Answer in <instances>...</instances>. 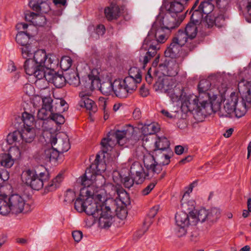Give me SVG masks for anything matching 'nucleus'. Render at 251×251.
I'll return each mask as SVG.
<instances>
[{
    "instance_id": "nucleus-40",
    "label": "nucleus",
    "mask_w": 251,
    "mask_h": 251,
    "mask_svg": "<svg viewBox=\"0 0 251 251\" xmlns=\"http://www.w3.org/2000/svg\"><path fill=\"white\" fill-rule=\"evenodd\" d=\"M58 63V59L54 55L50 54L48 56H47L45 66L47 68V70L54 71L55 68L57 67Z\"/></svg>"
},
{
    "instance_id": "nucleus-15",
    "label": "nucleus",
    "mask_w": 251,
    "mask_h": 251,
    "mask_svg": "<svg viewBox=\"0 0 251 251\" xmlns=\"http://www.w3.org/2000/svg\"><path fill=\"white\" fill-rule=\"evenodd\" d=\"M211 85V82L209 80L206 79L201 80L198 85V96L200 100L203 99L205 100L207 102H211L213 106L216 97L214 95H212V97L211 96L210 93Z\"/></svg>"
},
{
    "instance_id": "nucleus-35",
    "label": "nucleus",
    "mask_w": 251,
    "mask_h": 251,
    "mask_svg": "<svg viewBox=\"0 0 251 251\" xmlns=\"http://www.w3.org/2000/svg\"><path fill=\"white\" fill-rule=\"evenodd\" d=\"M176 225L178 226H189L190 225L189 217L183 211L176 213L175 216Z\"/></svg>"
},
{
    "instance_id": "nucleus-9",
    "label": "nucleus",
    "mask_w": 251,
    "mask_h": 251,
    "mask_svg": "<svg viewBox=\"0 0 251 251\" xmlns=\"http://www.w3.org/2000/svg\"><path fill=\"white\" fill-rule=\"evenodd\" d=\"M100 155L97 154L94 163L90 167L87 168L85 173L81 177V184L84 187H89L92 184L93 178L97 175L100 174L106 170V165L102 160H100Z\"/></svg>"
},
{
    "instance_id": "nucleus-38",
    "label": "nucleus",
    "mask_w": 251,
    "mask_h": 251,
    "mask_svg": "<svg viewBox=\"0 0 251 251\" xmlns=\"http://www.w3.org/2000/svg\"><path fill=\"white\" fill-rule=\"evenodd\" d=\"M214 3L210 1L204 0L201 2L198 8L203 15H208L211 14V12L214 8Z\"/></svg>"
},
{
    "instance_id": "nucleus-49",
    "label": "nucleus",
    "mask_w": 251,
    "mask_h": 251,
    "mask_svg": "<svg viewBox=\"0 0 251 251\" xmlns=\"http://www.w3.org/2000/svg\"><path fill=\"white\" fill-rule=\"evenodd\" d=\"M215 25L218 27H221L224 25L226 19L228 18V15L226 12H220V13L215 16Z\"/></svg>"
},
{
    "instance_id": "nucleus-43",
    "label": "nucleus",
    "mask_w": 251,
    "mask_h": 251,
    "mask_svg": "<svg viewBox=\"0 0 251 251\" xmlns=\"http://www.w3.org/2000/svg\"><path fill=\"white\" fill-rule=\"evenodd\" d=\"M113 82L106 81L100 84V90L104 95H110L112 93H114Z\"/></svg>"
},
{
    "instance_id": "nucleus-29",
    "label": "nucleus",
    "mask_w": 251,
    "mask_h": 251,
    "mask_svg": "<svg viewBox=\"0 0 251 251\" xmlns=\"http://www.w3.org/2000/svg\"><path fill=\"white\" fill-rule=\"evenodd\" d=\"M65 78L66 82L75 87L79 86L81 83L78 74L74 70H70L66 72Z\"/></svg>"
},
{
    "instance_id": "nucleus-57",
    "label": "nucleus",
    "mask_w": 251,
    "mask_h": 251,
    "mask_svg": "<svg viewBox=\"0 0 251 251\" xmlns=\"http://www.w3.org/2000/svg\"><path fill=\"white\" fill-rule=\"evenodd\" d=\"M154 37L156 39L154 40V42L163 43H164L167 39V36L164 33H160V31L158 30L154 35Z\"/></svg>"
},
{
    "instance_id": "nucleus-13",
    "label": "nucleus",
    "mask_w": 251,
    "mask_h": 251,
    "mask_svg": "<svg viewBox=\"0 0 251 251\" xmlns=\"http://www.w3.org/2000/svg\"><path fill=\"white\" fill-rule=\"evenodd\" d=\"M126 135V130H117L111 135H108L107 137L103 138L100 143L102 152L107 153L109 151H111L116 144L123 146L125 143V138Z\"/></svg>"
},
{
    "instance_id": "nucleus-50",
    "label": "nucleus",
    "mask_w": 251,
    "mask_h": 251,
    "mask_svg": "<svg viewBox=\"0 0 251 251\" xmlns=\"http://www.w3.org/2000/svg\"><path fill=\"white\" fill-rule=\"evenodd\" d=\"M19 146H15L11 147L8 151L7 153L11 158L13 159V160L18 159L21 157V151L19 149Z\"/></svg>"
},
{
    "instance_id": "nucleus-30",
    "label": "nucleus",
    "mask_w": 251,
    "mask_h": 251,
    "mask_svg": "<svg viewBox=\"0 0 251 251\" xmlns=\"http://www.w3.org/2000/svg\"><path fill=\"white\" fill-rule=\"evenodd\" d=\"M51 73V71L47 70L45 65H35L32 75L38 79L45 78L47 81V75Z\"/></svg>"
},
{
    "instance_id": "nucleus-64",
    "label": "nucleus",
    "mask_w": 251,
    "mask_h": 251,
    "mask_svg": "<svg viewBox=\"0 0 251 251\" xmlns=\"http://www.w3.org/2000/svg\"><path fill=\"white\" fill-rule=\"evenodd\" d=\"M140 95L143 97H146L148 96L149 94V88L146 87L145 84L142 85V86L140 88Z\"/></svg>"
},
{
    "instance_id": "nucleus-52",
    "label": "nucleus",
    "mask_w": 251,
    "mask_h": 251,
    "mask_svg": "<svg viewBox=\"0 0 251 251\" xmlns=\"http://www.w3.org/2000/svg\"><path fill=\"white\" fill-rule=\"evenodd\" d=\"M202 23L208 28L212 27L215 25V16L212 14L206 15L205 18L203 19Z\"/></svg>"
},
{
    "instance_id": "nucleus-2",
    "label": "nucleus",
    "mask_w": 251,
    "mask_h": 251,
    "mask_svg": "<svg viewBox=\"0 0 251 251\" xmlns=\"http://www.w3.org/2000/svg\"><path fill=\"white\" fill-rule=\"evenodd\" d=\"M88 196L85 200V208L84 211L88 215H91L99 221L100 227L106 228L111 225L112 212L109 206L101 202L102 196L100 194L94 195L91 190H86Z\"/></svg>"
},
{
    "instance_id": "nucleus-54",
    "label": "nucleus",
    "mask_w": 251,
    "mask_h": 251,
    "mask_svg": "<svg viewBox=\"0 0 251 251\" xmlns=\"http://www.w3.org/2000/svg\"><path fill=\"white\" fill-rule=\"evenodd\" d=\"M64 197V201L71 203L75 199V193L74 190L69 189L66 191Z\"/></svg>"
},
{
    "instance_id": "nucleus-1",
    "label": "nucleus",
    "mask_w": 251,
    "mask_h": 251,
    "mask_svg": "<svg viewBox=\"0 0 251 251\" xmlns=\"http://www.w3.org/2000/svg\"><path fill=\"white\" fill-rule=\"evenodd\" d=\"M14 124L18 130L8 134L7 142L9 145L15 144L25 151L30 148L31 143V114L23 112L21 117H15Z\"/></svg>"
},
{
    "instance_id": "nucleus-18",
    "label": "nucleus",
    "mask_w": 251,
    "mask_h": 251,
    "mask_svg": "<svg viewBox=\"0 0 251 251\" xmlns=\"http://www.w3.org/2000/svg\"><path fill=\"white\" fill-rule=\"evenodd\" d=\"M238 88L244 104L247 106L251 105V81L243 80L238 83Z\"/></svg>"
},
{
    "instance_id": "nucleus-62",
    "label": "nucleus",
    "mask_w": 251,
    "mask_h": 251,
    "mask_svg": "<svg viewBox=\"0 0 251 251\" xmlns=\"http://www.w3.org/2000/svg\"><path fill=\"white\" fill-rule=\"evenodd\" d=\"M42 97L39 96H34L32 97V105L34 107H38L41 103L42 104Z\"/></svg>"
},
{
    "instance_id": "nucleus-37",
    "label": "nucleus",
    "mask_w": 251,
    "mask_h": 251,
    "mask_svg": "<svg viewBox=\"0 0 251 251\" xmlns=\"http://www.w3.org/2000/svg\"><path fill=\"white\" fill-rule=\"evenodd\" d=\"M221 216V212L219 209L212 208L207 210V222L213 224L217 221Z\"/></svg>"
},
{
    "instance_id": "nucleus-27",
    "label": "nucleus",
    "mask_w": 251,
    "mask_h": 251,
    "mask_svg": "<svg viewBox=\"0 0 251 251\" xmlns=\"http://www.w3.org/2000/svg\"><path fill=\"white\" fill-rule=\"evenodd\" d=\"M182 46L172 39V42L169 47L164 51L165 57L172 58H176Z\"/></svg>"
},
{
    "instance_id": "nucleus-36",
    "label": "nucleus",
    "mask_w": 251,
    "mask_h": 251,
    "mask_svg": "<svg viewBox=\"0 0 251 251\" xmlns=\"http://www.w3.org/2000/svg\"><path fill=\"white\" fill-rule=\"evenodd\" d=\"M197 25H198L189 22L186 25L185 28H183L184 31H185L189 39L192 40L196 37L198 33Z\"/></svg>"
},
{
    "instance_id": "nucleus-58",
    "label": "nucleus",
    "mask_w": 251,
    "mask_h": 251,
    "mask_svg": "<svg viewBox=\"0 0 251 251\" xmlns=\"http://www.w3.org/2000/svg\"><path fill=\"white\" fill-rule=\"evenodd\" d=\"M245 1H247L246 19L248 22L251 23V0H245Z\"/></svg>"
},
{
    "instance_id": "nucleus-26",
    "label": "nucleus",
    "mask_w": 251,
    "mask_h": 251,
    "mask_svg": "<svg viewBox=\"0 0 251 251\" xmlns=\"http://www.w3.org/2000/svg\"><path fill=\"white\" fill-rule=\"evenodd\" d=\"M183 9V4L180 1L176 0L170 2L166 6L168 13L176 17L181 15L180 13L182 12Z\"/></svg>"
},
{
    "instance_id": "nucleus-28",
    "label": "nucleus",
    "mask_w": 251,
    "mask_h": 251,
    "mask_svg": "<svg viewBox=\"0 0 251 251\" xmlns=\"http://www.w3.org/2000/svg\"><path fill=\"white\" fill-rule=\"evenodd\" d=\"M91 187H84L80 189V194L78 198H77L75 202V208L79 212H84L85 208V200L88 197L83 196L82 194L85 193L86 190H90Z\"/></svg>"
},
{
    "instance_id": "nucleus-53",
    "label": "nucleus",
    "mask_w": 251,
    "mask_h": 251,
    "mask_svg": "<svg viewBox=\"0 0 251 251\" xmlns=\"http://www.w3.org/2000/svg\"><path fill=\"white\" fill-rule=\"evenodd\" d=\"M58 146H60L61 151L66 152L70 148L69 139L66 137L64 140L59 139L58 141Z\"/></svg>"
},
{
    "instance_id": "nucleus-59",
    "label": "nucleus",
    "mask_w": 251,
    "mask_h": 251,
    "mask_svg": "<svg viewBox=\"0 0 251 251\" xmlns=\"http://www.w3.org/2000/svg\"><path fill=\"white\" fill-rule=\"evenodd\" d=\"M9 178L8 172L4 169H0V185Z\"/></svg>"
},
{
    "instance_id": "nucleus-48",
    "label": "nucleus",
    "mask_w": 251,
    "mask_h": 251,
    "mask_svg": "<svg viewBox=\"0 0 251 251\" xmlns=\"http://www.w3.org/2000/svg\"><path fill=\"white\" fill-rule=\"evenodd\" d=\"M62 112H54L48 115L47 120L50 119L54 121L57 125L63 124L65 122L64 117L61 115Z\"/></svg>"
},
{
    "instance_id": "nucleus-16",
    "label": "nucleus",
    "mask_w": 251,
    "mask_h": 251,
    "mask_svg": "<svg viewBox=\"0 0 251 251\" xmlns=\"http://www.w3.org/2000/svg\"><path fill=\"white\" fill-rule=\"evenodd\" d=\"M129 172L131 176H134L135 182L137 184L142 183L145 179L154 178V177H150L147 176L148 171L146 168L144 170L138 162H135L131 165Z\"/></svg>"
},
{
    "instance_id": "nucleus-42",
    "label": "nucleus",
    "mask_w": 251,
    "mask_h": 251,
    "mask_svg": "<svg viewBox=\"0 0 251 251\" xmlns=\"http://www.w3.org/2000/svg\"><path fill=\"white\" fill-rule=\"evenodd\" d=\"M191 13L190 22L199 25L203 21V14L198 7L193 10Z\"/></svg>"
},
{
    "instance_id": "nucleus-55",
    "label": "nucleus",
    "mask_w": 251,
    "mask_h": 251,
    "mask_svg": "<svg viewBox=\"0 0 251 251\" xmlns=\"http://www.w3.org/2000/svg\"><path fill=\"white\" fill-rule=\"evenodd\" d=\"M189 226H178L176 225V227L175 229L176 234L178 237H181L184 236L186 233L187 230V227Z\"/></svg>"
},
{
    "instance_id": "nucleus-41",
    "label": "nucleus",
    "mask_w": 251,
    "mask_h": 251,
    "mask_svg": "<svg viewBox=\"0 0 251 251\" xmlns=\"http://www.w3.org/2000/svg\"><path fill=\"white\" fill-rule=\"evenodd\" d=\"M188 39H189V37L185 31H184L183 28H180L173 38L172 40L183 46L187 42Z\"/></svg>"
},
{
    "instance_id": "nucleus-34",
    "label": "nucleus",
    "mask_w": 251,
    "mask_h": 251,
    "mask_svg": "<svg viewBox=\"0 0 251 251\" xmlns=\"http://www.w3.org/2000/svg\"><path fill=\"white\" fill-rule=\"evenodd\" d=\"M47 55L44 50H38L35 51L32 57V61L35 62V65H45Z\"/></svg>"
},
{
    "instance_id": "nucleus-7",
    "label": "nucleus",
    "mask_w": 251,
    "mask_h": 251,
    "mask_svg": "<svg viewBox=\"0 0 251 251\" xmlns=\"http://www.w3.org/2000/svg\"><path fill=\"white\" fill-rule=\"evenodd\" d=\"M42 107L39 109L37 117L41 120H47L48 115L52 112H64L68 110L69 105L66 101L61 98L52 99L50 97L43 98Z\"/></svg>"
},
{
    "instance_id": "nucleus-3",
    "label": "nucleus",
    "mask_w": 251,
    "mask_h": 251,
    "mask_svg": "<svg viewBox=\"0 0 251 251\" xmlns=\"http://www.w3.org/2000/svg\"><path fill=\"white\" fill-rule=\"evenodd\" d=\"M173 63V69L168 68V75L158 77L153 85V88L157 91L161 90L166 93L173 102L178 101L182 95L181 90L176 87V80L172 76L178 74V65Z\"/></svg>"
},
{
    "instance_id": "nucleus-24",
    "label": "nucleus",
    "mask_w": 251,
    "mask_h": 251,
    "mask_svg": "<svg viewBox=\"0 0 251 251\" xmlns=\"http://www.w3.org/2000/svg\"><path fill=\"white\" fill-rule=\"evenodd\" d=\"M32 10L37 12H32V25L36 26H42L46 23V18L41 14V7L40 4H36L32 5Z\"/></svg>"
},
{
    "instance_id": "nucleus-63",
    "label": "nucleus",
    "mask_w": 251,
    "mask_h": 251,
    "mask_svg": "<svg viewBox=\"0 0 251 251\" xmlns=\"http://www.w3.org/2000/svg\"><path fill=\"white\" fill-rule=\"evenodd\" d=\"M96 33L98 35H103L105 32V28L103 25H98L95 29Z\"/></svg>"
},
{
    "instance_id": "nucleus-31",
    "label": "nucleus",
    "mask_w": 251,
    "mask_h": 251,
    "mask_svg": "<svg viewBox=\"0 0 251 251\" xmlns=\"http://www.w3.org/2000/svg\"><path fill=\"white\" fill-rule=\"evenodd\" d=\"M170 141L164 137H157L155 142L154 150H159L162 151L171 150L170 148Z\"/></svg>"
},
{
    "instance_id": "nucleus-23",
    "label": "nucleus",
    "mask_w": 251,
    "mask_h": 251,
    "mask_svg": "<svg viewBox=\"0 0 251 251\" xmlns=\"http://www.w3.org/2000/svg\"><path fill=\"white\" fill-rule=\"evenodd\" d=\"M47 81L58 88H62L65 86L66 83L65 75L62 74H59L55 71H51V73L49 74L47 76Z\"/></svg>"
},
{
    "instance_id": "nucleus-8",
    "label": "nucleus",
    "mask_w": 251,
    "mask_h": 251,
    "mask_svg": "<svg viewBox=\"0 0 251 251\" xmlns=\"http://www.w3.org/2000/svg\"><path fill=\"white\" fill-rule=\"evenodd\" d=\"M2 206H0V214L6 215L10 212L13 214H17L21 213L24 208L25 201L18 194H13L5 199L4 201H1Z\"/></svg>"
},
{
    "instance_id": "nucleus-11",
    "label": "nucleus",
    "mask_w": 251,
    "mask_h": 251,
    "mask_svg": "<svg viewBox=\"0 0 251 251\" xmlns=\"http://www.w3.org/2000/svg\"><path fill=\"white\" fill-rule=\"evenodd\" d=\"M186 12L184 14H181L179 17H176L173 14L164 15L160 13L156 17L154 24L160 26L162 29L164 28L171 30L178 27L185 17Z\"/></svg>"
},
{
    "instance_id": "nucleus-61",
    "label": "nucleus",
    "mask_w": 251,
    "mask_h": 251,
    "mask_svg": "<svg viewBox=\"0 0 251 251\" xmlns=\"http://www.w3.org/2000/svg\"><path fill=\"white\" fill-rule=\"evenodd\" d=\"M72 236L75 242L78 243L81 240L83 234L80 230H75L72 232Z\"/></svg>"
},
{
    "instance_id": "nucleus-51",
    "label": "nucleus",
    "mask_w": 251,
    "mask_h": 251,
    "mask_svg": "<svg viewBox=\"0 0 251 251\" xmlns=\"http://www.w3.org/2000/svg\"><path fill=\"white\" fill-rule=\"evenodd\" d=\"M31 54H30L26 58H23L25 59V60L24 63L23 68L25 73L26 75L28 76L26 77L27 79L29 78V77L31 75V67H30V61H31Z\"/></svg>"
},
{
    "instance_id": "nucleus-44",
    "label": "nucleus",
    "mask_w": 251,
    "mask_h": 251,
    "mask_svg": "<svg viewBox=\"0 0 251 251\" xmlns=\"http://www.w3.org/2000/svg\"><path fill=\"white\" fill-rule=\"evenodd\" d=\"M14 163V161L12 158L9 156L7 153H1L0 154V164L1 166L10 168Z\"/></svg>"
},
{
    "instance_id": "nucleus-12",
    "label": "nucleus",
    "mask_w": 251,
    "mask_h": 251,
    "mask_svg": "<svg viewBox=\"0 0 251 251\" xmlns=\"http://www.w3.org/2000/svg\"><path fill=\"white\" fill-rule=\"evenodd\" d=\"M241 97H242L241 96ZM238 97L235 93L234 92L231 93L229 98L225 101V103L224 104V107L220 108L221 112H225L227 114H230L235 112L236 116L238 117H241L242 116L244 115L247 109L250 108L251 105L250 106L245 105L244 104V101L243 99H242L241 104L243 109L241 110L238 107Z\"/></svg>"
},
{
    "instance_id": "nucleus-39",
    "label": "nucleus",
    "mask_w": 251,
    "mask_h": 251,
    "mask_svg": "<svg viewBox=\"0 0 251 251\" xmlns=\"http://www.w3.org/2000/svg\"><path fill=\"white\" fill-rule=\"evenodd\" d=\"M159 127L155 123L145 124L142 127V131L145 135L153 134L158 131Z\"/></svg>"
},
{
    "instance_id": "nucleus-25",
    "label": "nucleus",
    "mask_w": 251,
    "mask_h": 251,
    "mask_svg": "<svg viewBox=\"0 0 251 251\" xmlns=\"http://www.w3.org/2000/svg\"><path fill=\"white\" fill-rule=\"evenodd\" d=\"M104 13L108 21L117 19L120 15V8L118 5L111 3L104 8Z\"/></svg>"
},
{
    "instance_id": "nucleus-21",
    "label": "nucleus",
    "mask_w": 251,
    "mask_h": 251,
    "mask_svg": "<svg viewBox=\"0 0 251 251\" xmlns=\"http://www.w3.org/2000/svg\"><path fill=\"white\" fill-rule=\"evenodd\" d=\"M23 91L25 93L23 96L22 106L24 111L23 112L31 114V84L28 82L25 83L23 87Z\"/></svg>"
},
{
    "instance_id": "nucleus-47",
    "label": "nucleus",
    "mask_w": 251,
    "mask_h": 251,
    "mask_svg": "<svg viewBox=\"0 0 251 251\" xmlns=\"http://www.w3.org/2000/svg\"><path fill=\"white\" fill-rule=\"evenodd\" d=\"M235 1V0H215L213 2L220 9V12H226L230 3Z\"/></svg>"
},
{
    "instance_id": "nucleus-14",
    "label": "nucleus",
    "mask_w": 251,
    "mask_h": 251,
    "mask_svg": "<svg viewBox=\"0 0 251 251\" xmlns=\"http://www.w3.org/2000/svg\"><path fill=\"white\" fill-rule=\"evenodd\" d=\"M49 179L50 174L47 169L43 165L39 166L34 170L32 175V190H40Z\"/></svg>"
},
{
    "instance_id": "nucleus-17",
    "label": "nucleus",
    "mask_w": 251,
    "mask_h": 251,
    "mask_svg": "<svg viewBox=\"0 0 251 251\" xmlns=\"http://www.w3.org/2000/svg\"><path fill=\"white\" fill-rule=\"evenodd\" d=\"M142 49L145 50H148L146 54L143 57V62L144 67L147 64L149 60L157 53V50L158 49L156 45L154 44V42L151 40L150 33H149L148 36L144 40L142 45Z\"/></svg>"
},
{
    "instance_id": "nucleus-46",
    "label": "nucleus",
    "mask_w": 251,
    "mask_h": 251,
    "mask_svg": "<svg viewBox=\"0 0 251 251\" xmlns=\"http://www.w3.org/2000/svg\"><path fill=\"white\" fill-rule=\"evenodd\" d=\"M159 209V205H155L150 209L148 214V216L145 219L144 222V226H149L152 224V221L151 220V219L155 216L158 211Z\"/></svg>"
},
{
    "instance_id": "nucleus-45",
    "label": "nucleus",
    "mask_w": 251,
    "mask_h": 251,
    "mask_svg": "<svg viewBox=\"0 0 251 251\" xmlns=\"http://www.w3.org/2000/svg\"><path fill=\"white\" fill-rule=\"evenodd\" d=\"M191 217L197 221L203 223L207 221V210L205 208H201L196 214L190 215Z\"/></svg>"
},
{
    "instance_id": "nucleus-32",
    "label": "nucleus",
    "mask_w": 251,
    "mask_h": 251,
    "mask_svg": "<svg viewBox=\"0 0 251 251\" xmlns=\"http://www.w3.org/2000/svg\"><path fill=\"white\" fill-rule=\"evenodd\" d=\"M63 180V174L59 173L45 187L46 191L48 192L55 191L57 188L59 187Z\"/></svg>"
},
{
    "instance_id": "nucleus-5",
    "label": "nucleus",
    "mask_w": 251,
    "mask_h": 251,
    "mask_svg": "<svg viewBox=\"0 0 251 251\" xmlns=\"http://www.w3.org/2000/svg\"><path fill=\"white\" fill-rule=\"evenodd\" d=\"M136 68L130 69L129 76L124 79H116L113 81L114 94L118 98H126L132 94L137 88V83L140 82L141 75L138 73L136 75H131L132 71Z\"/></svg>"
},
{
    "instance_id": "nucleus-33",
    "label": "nucleus",
    "mask_w": 251,
    "mask_h": 251,
    "mask_svg": "<svg viewBox=\"0 0 251 251\" xmlns=\"http://www.w3.org/2000/svg\"><path fill=\"white\" fill-rule=\"evenodd\" d=\"M99 81V78L98 76L89 74L87 77L82 79V82L86 89L92 90L94 88L95 83H97Z\"/></svg>"
},
{
    "instance_id": "nucleus-60",
    "label": "nucleus",
    "mask_w": 251,
    "mask_h": 251,
    "mask_svg": "<svg viewBox=\"0 0 251 251\" xmlns=\"http://www.w3.org/2000/svg\"><path fill=\"white\" fill-rule=\"evenodd\" d=\"M156 182L150 183L146 187L142 190L141 193L143 196L148 195L154 188Z\"/></svg>"
},
{
    "instance_id": "nucleus-56",
    "label": "nucleus",
    "mask_w": 251,
    "mask_h": 251,
    "mask_svg": "<svg viewBox=\"0 0 251 251\" xmlns=\"http://www.w3.org/2000/svg\"><path fill=\"white\" fill-rule=\"evenodd\" d=\"M121 181L123 183L124 186L126 188H127L128 189L131 188L133 186V185L135 182L134 177H133V178L131 179L129 176H126L125 177H122L121 176Z\"/></svg>"
},
{
    "instance_id": "nucleus-4",
    "label": "nucleus",
    "mask_w": 251,
    "mask_h": 251,
    "mask_svg": "<svg viewBox=\"0 0 251 251\" xmlns=\"http://www.w3.org/2000/svg\"><path fill=\"white\" fill-rule=\"evenodd\" d=\"M153 153L152 155L150 154L144 155L143 162L148 171L147 176L155 178L162 171V166L170 163L173 152L171 150H154Z\"/></svg>"
},
{
    "instance_id": "nucleus-20",
    "label": "nucleus",
    "mask_w": 251,
    "mask_h": 251,
    "mask_svg": "<svg viewBox=\"0 0 251 251\" xmlns=\"http://www.w3.org/2000/svg\"><path fill=\"white\" fill-rule=\"evenodd\" d=\"M22 186L24 187V195L29 200L31 199V171L30 169L23 170L21 175Z\"/></svg>"
},
{
    "instance_id": "nucleus-10",
    "label": "nucleus",
    "mask_w": 251,
    "mask_h": 251,
    "mask_svg": "<svg viewBox=\"0 0 251 251\" xmlns=\"http://www.w3.org/2000/svg\"><path fill=\"white\" fill-rule=\"evenodd\" d=\"M182 104L183 106H186L189 111L195 110L198 112L209 114L213 111L211 102H207L203 99L200 100L199 96L190 95Z\"/></svg>"
},
{
    "instance_id": "nucleus-19",
    "label": "nucleus",
    "mask_w": 251,
    "mask_h": 251,
    "mask_svg": "<svg viewBox=\"0 0 251 251\" xmlns=\"http://www.w3.org/2000/svg\"><path fill=\"white\" fill-rule=\"evenodd\" d=\"M58 156V151L52 147L45 150L44 153L39 152L35 154L34 158L37 162H50L57 159Z\"/></svg>"
},
{
    "instance_id": "nucleus-22",
    "label": "nucleus",
    "mask_w": 251,
    "mask_h": 251,
    "mask_svg": "<svg viewBox=\"0 0 251 251\" xmlns=\"http://www.w3.org/2000/svg\"><path fill=\"white\" fill-rule=\"evenodd\" d=\"M79 97L81 98L79 102V105L82 107H84L89 110L90 116L97 111L98 108L95 102L88 98V95L81 92L79 93Z\"/></svg>"
},
{
    "instance_id": "nucleus-6",
    "label": "nucleus",
    "mask_w": 251,
    "mask_h": 251,
    "mask_svg": "<svg viewBox=\"0 0 251 251\" xmlns=\"http://www.w3.org/2000/svg\"><path fill=\"white\" fill-rule=\"evenodd\" d=\"M25 19L29 22V25L20 23L17 24L16 27L19 31L16 36V41L18 44L20 45L21 48V53L23 58H26L30 54H31V35L27 31L29 25H31V12L27 10L25 12Z\"/></svg>"
}]
</instances>
